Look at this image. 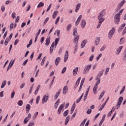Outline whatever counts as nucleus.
Returning <instances> with one entry per match:
<instances>
[{
    "label": "nucleus",
    "mask_w": 126,
    "mask_h": 126,
    "mask_svg": "<svg viewBox=\"0 0 126 126\" xmlns=\"http://www.w3.org/2000/svg\"><path fill=\"white\" fill-rule=\"evenodd\" d=\"M10 41V39L9 38H6L5 42H4V45L5 46H7V44H8V42Z\"/></svg>",
    "instance_id": "30"
},
{
    "label": "nucleus",
    "mask_w": 126,
    "mask_h": 126,
    "mask_svg": "<svg viewBox=\"0 0 126 126\" xmlns=\"http://www.w3.org/2000/svg\"><path fill=\"white\" fill-rule=\"evenodd\" d=\"M18 42H19V40H18V39H16L15 40V42H14L15 46H16V45H17V44H18Z\"/></svg>",
    "instance_id": "63"
},
{
    "label": "nucleus",
    "mask_w": 126,
    "mask_h": 126,
    "mask_svg": "<svg viewBox=\"0 0 126 126\" xmlns=\"http://www.w3.org/2000/svg\"><path fill=\"white\" fill-rule=\"evenodd\" d=\"M123 100H124V97H123V96H121L119 97L118 102L122 104V102H123Z\"/></svg>",
    "instance_id": "40"
},
{
    "label": "nucleus",
    "mask_w": 126,
    "mask_h": 126,
    "mask_svg": "<svg viewBox=\"0 0 126 126\" xmlns=\"http://www.w3.org/2000/svg\"><path fill=\"white\" fill-rule=\"evenodd\" d=\"M125 37H121V38L120 39V44L121 45L125 42Z\"/></svg>",
    "instance_id": "35"
},
{
    "label": "nucleus",
    "mask_w": 126,
    "mask_h": 126,
    "mask_svg": "<svg viewBox=\"0 0 126 126\" xmlns=\"http://www.w3.org/2000/svg\"><path fill=\"white\" fill-rule=\"evenodd\" d=\"M17 104L19 106H22L23 105V101L22 100H19L18 101Z\"/></svg>",
    "instance_id": "45"
},
{
    "label": "nucleus",
    "mask_w": 126,
    "mask_h": 126,
    "mask_svg": "<svg viewBox=\"0 0 126 126\" xmlns=\"http://www.w3.org/2000/svg\"><path fill=\"white\" fill-rule=\"evenodd\" d=\"M43 5H44V3L40 2H39V3L37 5V8H39V7H42V6H43Z\"/></svg>",
    "instance_id": "38"
},
{
    "label": "nucleus",
    "mask_w": 126,
    "mask_h": 126,
    "mask_svg": "<svg viewBox=\"0 0 126 126\" xmlns=\"http://www.w3.org/2000/svg\"><path fill=\"white\" fill-rule=\"evenodd\" d=\"M78 71V67H76L73 70V75L75 76L77 74V72Z\"/></svg>",
    "instance_id": "24"
},
{
    "label": "nucleus",
    "mask_w": 126,
    "mask_h": 126,
    "mask_svg": "<svg viewBox=\"0 0 126 126\" xmlns=\"http://www.w3.org/2000/svg\"><path fill=\"white\" fill-rule=\"evenodd\" d=\"M61 90H59L57 93H56L55 95L54 96V98L55 100H57L58 99V97L60 95V94H61Z\"/></svg>",
    "instance_id": "23"
},
{
    "label": "nucleus",
    "mask_w": 126,
    "mask_h": 126,
    "mask_svg": "<svg viewBox=\"0 0 126 126\" xmlns=\"http://www.w3.org/2000/svg\"><path fill=\"white\" fill-rule=\"evenodd\" d=\"M81 6V3H79L77 4L75 8V12H78V10H79V9L80 8V7Z\"/></svg>",
    "instance_id": "22"
},
{
    "label": "nucleus",
    "mask_w": 126,
    "mask_h": 126,
    "mask_svg": "<svg viewBox=\"0 0 126 126\" xmlns=\"http://www.w3.org/2000/svg\"><path fill=\"white\" fill-rule=\"evenodd\" d=\"M105 13H106V10H102V11H101L100 12V13H99L98 16H99L104 17V15H105Z\"/></svg>",
    "instance_id": "26"
},
{
    "label": "nucleus",
    "mask_w": 126,
    "mask_h": 126,
    "mask_svg": "<svg viewBox=\"0 0 126 126\" xmlns=\"http://www.w3.org/2000/svg\"><path fill=\"white\" fill-rule=\"evenodd\" d=\"M54 47H55V42H53L51 44V46L50 48V54L53 53V51H54Z\"/></svg>",
    "instance_id": "20"
},
{
    "label": "nucleus",
    "mask_w": 126,
    "mask_h": 126,
    "mask_svg": "<svg viewBox=\"0 0 126 126\" xmlns=\"http://www.w3.org/2000/svg\"><path fill=\"white\" fill-rule=\"evenodd\" d=\"M68 122H69V116H67L65 119V126H66L68 124Z\"/></svg>",
    "instance_id": "33"
},
{
    "label": "nucleus",
    "mask_w": 126,
    "mask_h": 126,
    "mask_svg": "<svg viewBox=\"0 0 126 126\" xmlns=\"http://www.w3.org/2000/svg\"><path fill=\"white\" fill-rule=\"evenodd\" d=\"M124 9H121L117 14H119V16H121V15H122V13H123V11H124Z\"/></svg>",
    "instance_id": "55"
},
{
    "label": "nucleus",
    "mask_w": 126,
    "mask_h": 126,
    "mask_svg": "<svg viewBox=\"0 0 126 126\" xmlns=\"http://www.w3.org/2000/svg\"><path fill=\"white\" fill-rule=\"evenodd\" d=\"M68 59V51H66L64 58V63H65Z\"/></svg>",
    "instance_id": "12"
},
{
    "label": "nucleus",
    "mask_w": 126,
    "mask_h": 126,
    "mask_svg": "<svg viewBox=\"0 0 126 126\" xmlns=\"http://www.w3.org/2000/svg\"><path fill=\"white\" fill-rule=\"evenodd\" d=\"M105 71V70L102 69L101 71H100L97 75L96 76V77H98V78H101V76L104 74V72Z\"/></svg>",
    "instance_id": "9"
},
{
    "label": "nucleus",
    "mask_w": 126,
    "mask_h": 126,
    "mask_svg": "<svg viewBox=\"0 0 126 126\" xmlns=\"http://www.w3.org/2000/svg\"><path fill=\"white\" fill-rule=\"evenodd\" d=\"M101 57H102V54L100 53L99 54L98 57L96 58V60L99 61V60H100V58H101Z\"/></svg>",
    "instance_id": "56"
},
{
    "label": "nucleus",
    "mask_w": 126,
    "mask_h": 126,
    "mask_svg": "<svg viewBox=\"0 0 126 126\" xmlns=\"http://www.w3.org/2000/svg\"><path fill=\"white\" fill-rule=\"evenodd\" d=\"M81 79V77H80L78 78V80L76 81L75 83L76 86H78V85H79V82Z\"/></svg>",
    "instance_id": "31"
},
{
    "label": "nucleus",
    "mask_w": 126,
    "mask_h": 126,
    "mask_svg": "<svg viewBox=\"0 0 126 126\" xmlns=\"http://www.w3.org/2000/svg\"><path fill=\"white\" fill-rule=\"evenodd\" d=\"M27 62H28V59H27L26 60H25V61H24V62L23 63V64H22V65H23L24 66H25V65H26V63H27Z\"/></svg>",
    "instance_id": "60"
},
{
    "label": "nucleus",
    "mask_w": 126,
    "mask_h": 126,
    "mask_svg": "<svg viewBox=\"0 0 126 126\" xmlns=\"http://www.w3.org/2000/svg\"><path fill=\"white\" fill-rule=\"evenodd\" d=\"M82 18V15H80L78 19H77V21L75 22V25L76 26H77L79 24V23L80 22V21L81 20V19Z\"/></svg>",
    "instance_id": "10"
},
{
    "label": "nucleus",
    "mask_w": 126,
    "mask_h": 126,
    "mask_svg": "<svg viewBox=\"0 0 126 126\" xmlns=\"http://www.w3.org/2000/svg\"><path fill=\"white\" fill-rule=\"evenodd\" d=\"M6 85V81L5 80L3 81V82L2 83L1 88H3Z\"/></svg>",
    "instance_id": "39"
},
{
    "label": "nucleus",
    "mask_w": 126,
    "mask_h": 126,
    "mask_svg": "<svg viewBox=\"0 0 126 126\" xmlns=\"http://www.w3.org/2000/svg\"><path fill=\"white\" fill-rule=\"evenodd\" d=\"M49 99V96L45 94L43 95L42 97V104H44V103H47L48 102V100Z\"/></svg>",
    "instance_id": "6"
},
{
    "label": "nucleus",
    "mask_w": 126,
    "mask_h": 126,
    "mask_svg": "<svg viewBox=\"0 0 126 126\" xmlns=\"http://www.w3.org/2000/svg\"><path fill=\"white\" fill-rule=\"evenodd\" d=\"M105 48H106V45H103V46H102V47L100 49V52H103V51L105 50Z\"/></svg>",
    "instance_id": "51"
},
{
    "label": "nucleus",
    "mask_w": 126,
    "mask_h": 126,
    "mask_svg": "<svg viewBox=\"0 0 126 126\" xmlns=\"http://www.w3.org/2000/svg\"><path fill=\"white\" fill-rule=\"evenodd\" d=\"M95 80H96V82L95 83V85L93 88L94 94H97V89H98V85H99V84H100V82H101V79L100 78L96 77Z\"/></svg>",
    "instance_id": "1"
},
{
    "label": "nucleus",
    "mask_w": 126,
    "mask_h": 126,
    "mask_svg": "<svg viewBox=\"0 0 126 126\" xmlns=\"http://www.w3.org/2000/svg\"><path fill=\"white\" fill-rule=\"evenodd\" d=\"M14 62H15V60H13V61H11L10 62V63L9 64V65L10 66V67H11L13 65V64L14 63Z\"/></svg>",
    "instance_id": "44"
},
{
    "label": "nucleus",
    "mask_w": 126,
    "mask_h": 126,
    "mask_svg": "<svg viewBox=\"0 0 126 126\" xmlns=\"http://www.w3.org/2000/svg\"><path fill=\"white\" fill-rule=\"evenodd\" d=\"M87 43V40L85 39L84 40L81 44V47L82 48V49H83V48H84L85 47V45H86V43Z\"/></svg>",
    "instance_id": "16"
},
{
    "label": "nucleus",
    "mask_w": 126,
    "mask_h": 126,
    "mask_svg": "<svg viewBox=\"0 0 126 126\" xmlns=\"http://www.w3.org/2000/svg\"><path fill=\"white\" fill-rule=\"evenodd\" d=\"M104 94H105V91H103L101 94H100V95H99V97H98V99L100 100V99H102V97H103V96H104Z\"/></svg>",
    "instance_id": "37"
},
{
    "label": "nucleus",
    "mask_w": 126,
    "mask_h": 126,
    "mask_svg": "<svg viewBox=\"0 0 126 126\" xmlns=\"http://www.w3.org/2000/svg\"><path fill=\"white\" fill-rule=\"evenodd\" d=\"M85 80V78H83L81 80L80 88L78 90V92H80L81 89H82V86H83V83H84V81Z\"/></svg>",
    "instance_id": "11"
},
{
    "label": "nucleus",
    "mask_w": 126,
    "mask_h": 126,
    "mask_svg": "<svg viewBox=\"0 0 126 126\" xmlns=\"http://www.w3.org/2000/svg\"><path fill=\"white\" fill-rule=\"evenodd\" d=\"M55 42V47H57V45H58L59 42H60V38H56Z\"/></svg>",
    "instance_id": "29"
},
{
    "label": "nucleus",
    "mask_w": 126,
    "mask_h": 126,
    "mask_svg": "<svg viewBox=\"0 0 126 126\" xmlns=\"http://www.w3.org/2000/svg\"><path fill=\"white\" fill-rule=\"evenodd\" d=\"M91 67H92V65L91 64L86 65L84 68V71L83 72V74H86V73H87V72H88L89 70L91 69Z\"/></svg>",
    "instance_id": "2"
},
{
    "label": "nucleus",
    "mask_w": 126,
    "mask_h": 126,
    "mask_svg": "<svg viewBox=\"0 0 126 126\" xmlns=\"http://www.w3.org/2000/svg\"><path fill=\"white\" fill-rule=\"evenodd\" d=\"M60 62H61V58L60 57L56 58L55 61V63L56 66L59 65V63H60Z\"/></svg>",
    "instance_id": "14"
},
{
    "label": "nucleus",
    "mask_w": 126,
    "mask_h": 126,
    "mask_svg": "<svg viewBox=\"0 0 126 126\" xmlns=\"http://www.w3.org/2000/svg\"><path fill=\"white\" fill-rule=\"evenodd\" d=\"M86 121H87V119H85L80 124V126H84V125H85V123H86Z\"/></svg>",
    "instance_id": "36"
},
{
    "label": "nucleus",
    "mask_w": 126,
    "mask_h": 126,
    "mask_svg": "<svg viewBox=\"0 0 126 126\" xmlns=\"http://www.w3.org/2000/svg\"><path fill=\"white\" fill-rule=\"evenodd\" d=\"M125 90H126V86H124L123 87V88H122L121 91L120 92V95L122 94H123L124 93V92H125Z\"/></svg>",
    "instance_id": "41"
},
{
    "label": "nucleus",
    "mask_w": 126,
    "mask_h": 126,
    "mask_svg": "<svg viewBox=\"0 0 126 126\" xmlns=\"http://www.w3.org/2000/svg\"><path fill=\"white\" fill-rule=\"evenodd\" d=\"M45 42H46L45 45L49 46V45H50V42H51V37H47L45 40Z\"/></svg>",
    "instance_id": "15"
},
{
    "label": "nucleus",
    "mask_w": 126,
    "mask_h": 126,
    "mask_svg": "<svg viewBox=\"0 0 126 126\" xmlns=\"http://www.w3.org/2000/svg\"><path fill=\"white\" fill-rule=\"evenodd\" d=\"M70 28H71V24L68 25L66 27L67 31H69V30H70Z\"/></svg>",
    "instance_id": "46"
},
{
    "label": "nucleus",
    "mask_w": 126,
    "mask_h": 126,
    "mask_svg": "<svg viewBox=\"0 0 126 126\" xmlns=\"http://www.w3.org/2000/svg\"><path fill=\"white\" fill-rule=\"evenodd\" d=\"M126 27L123 32V35H125V34H126Z\"/></svg>",
    "instance_id": "64"
},
{
    "label": "nucleus",
    "mask_w": 126,
    "mask_h": 126,
    "mask_svg": "<svg viewBox=\"0 0 126 126\" xmlns=\"http://www.w3.org/2000/svg\"><path fill=\"white\" fill-rule=\"evenodd\" d=\"M38 114H39V112H36L32 117V120H35L36 118H37V116H38Z\"/></svg>",
    "instance_id": "42"
},
{
    "label": "nucleus",
    "mask_w": 126,
    "mask_h": 126,
    "mask_svg": "<svg viewBox=\"0 0 126 126\" xmlns=\"http://www.w3.org/2000/svg\"><path fill=\"white\" fill-rule=\"evenodd\" d=\"M15 95V92L13 91L11 93V99H13V98H14V95Z\"/></svg>",
    "instance_id": "49"
},
{
    "label": "nucleus",
    "mask_w": 126,
    "mask_h": 126,
    "mask_svg": "<svg viewBox=\"0 0 126 126\" xmlns=\"http://www.w3.org/2000/svg\"><path fill=\"white\" fill-rule=\"evenodd\" d=\"M63 115L64 117H66V116H67V115H68V110L65 111L64 112Z\"/></svg>",
    "instance_id": "47"
},
{
    "label": "nucleus",
    "mask_w": 126,
    "mask_h": 126,
    "mask_svg": "<svg viewBox=\"0 0 126 126\" xmlns=\"http://www.w3.org/2000/svg\"><path fill=\"white\" fill-rule=\"evenodd\" d=\"M105 106H106V103H103L102 106L99 108V111H102V110H103V109H104V108H105Z\"/></svg>",
    "instance_id": "43"
},
{
    "label": "nucleus",
    "mask_w": 126,
    "mask_h": 126,
    "mask_svg": "<svg viewBox=\"0 0 126 126\" xmlns=\"http://www.w3.org/2000/svg\"><path fill=\"white\" fill-rule=\"evenodd\" d=\"M40 33H41V29H39L38 31V32L36 33L35 36H37L38 37L40 35Z\"/></svg>",
    "instance_id": "53"
},
{
    "label": "nucleus",
    "mask_w": 126,
    "mask_h": 126,
    "mask_svg": "<svg viewBox=\"0 0 126 126\" xmlns=\"http://www.w3.org/2000/svg\"><path fill=\"white\" fill-rule=\"evenodd\" d=\"M29 118L26 117L25 119L24 120V125H26L28 122H29Z\"/></svg>",
    "instance_id": "34"
},
{
    "label": "nucleus",
    "mask_w": 126,
    "mask_h": 126,
    "mask_svg": "<svg viewBox=\"0 0 126 126\" xmlns=\"http://www.w3.org/2000/svg\"><path fill=\"white\" fill-rule=\"evenodd\" d=\"M98 23H103V22L105 21V18L103 16H98Z\"/></svg>",
    "instance_id": "8"
},
{
    "label": "nucleus",
    "mask_w": 126,
    "mask_h": 126,
    "mask_svg": "<svg viewBox=\"0 0 126 126\" xmlns=\"http://www.w3.org/2000/svg\"><path fill=\"white\" fill-rule=\"evenodd\" d=\"M32 90H33V86L30 87V91H29L30 94H31V93H32Z\"/></svg>",
    "instance_id": "62"
},
{
    "label": "nucleus",
    "mask_w": 126,
    "mask_h": 126,
    "mask_svg": "<svg viewBox=\"0 0 126 126\" xmlns=\"http://www.w3.org/2000/svg\"><path fill=\"white\" fill-rule=\"evenodd\" d=\"M40 86L38 85L36 87V90H35V91L34 92V94L36 95L37 94H38V91H39V89H40Z\"/></svg>",
    "instance_id": "32"
},
{
    "label": "nucleus",
    "mask_w": 126,
    "mask_h": 126,
    "mask_svg": "<svg viewBox=\"0 0 126 126\" xmlns=\"http://www.w3.org/2000/svg\"><path fill=\"white\" fill-rule=\"evenodd\" d=\"M115 31H116V29H115V27H113L112 30L110 31L108 33V37L109 40H111V39H112V37H113V35L115 34Z\"/></svg>",
    "instance_id": "4"
},
{
    "label": "nucleus",
    "mask_w": 126,
    "mask_h": 126,
    "mask_svg": "<svg viewBox=\"0 0 126 126\" xmlns=\"http://www.w3.org/2000/svg\"><path fill=\"white\" fill-rule=\"evenodd\" d=\"M123 49V46H120L117 49L116 54V55H119L120 53L122 51Z\"/></svg>",
    "instance_id": "17"
},
{
    "label": "nucleus",
    "mask_w": 126,
    "mask_h": 126,
    "mask_svg": "<svg viewBox=\"0 0 126 126\" xmlns=\"http://www.w3.org/2000/svg\"><path fill=\"white\" fill-rule=\"evenodd\" d=\"M13 29V23H11L10 25V30H12Z\"/></svg>",
    "instance_id": "61"
},
{
    "label": "nucleus",
    "mask_w": 126,
    "mask_h": 126,
    "mask_svg": "<svg viewBox=\"0 0 126 126\" xmlns=\"http://www.w3.org/2000/svg\"><path fill=\"white\" fill-rule=\"evenodd\" d=\"M26 113L27 114H28L29 113V111H30V109H31V106H30V104H27L26 106Z\"/></svg>",
    "instance_id": "18"
},
{
    "label": "nucleus",
    "mask_w": 126,
    "mask_h": 126,
    "mask_svg": "<svg viewBox=\"0 0 126 126\" xmlns=\"http://www.w3.org/2000/svg\"><path fill=\"white\" fill-rule=\"evenodd\" d=\"M58 13H59V12H58V11H55L53 13L52 17L53 19H56V17H57V16L58 15Z\"/></svg>",
    "instance_id": "25"
},
{
    "label": "nucleus",
    "mask_w": 126,
    "mask_h": 126,
    "mask_svg": "<svg viewBox=\"0 0 126 126\" xmlns=\"http://www.w3.org/2000/svg\"><path fill=\"white\" fill-rule=\"evenodd\" d=\"M35 125V123L33 122H29L28 126H34Z\"/></svg>",
    "instance_id": "48"
},
{
    "label": "nucleus",
    "mask_w": 126,
    "mask_h": 126,
    "mask_svg": "<svg viewBox=\"0 0 126 126\" xmlns=\"http://www.w3.org/2000/svg\"><path fill=\"white\" fill-rule=\"evenodd\" d=\"M63 107H64V104H61L60 105L57 112L58 115H60V114H61V113L62 112V110H63Z\"/></svg>",
    "instance_id": "13"
},
{
    "label": "nucleus",
    "mask_w": 126,
    "mask_h": 126,
    "mask_svg": "<svg viewBox=\"0 0 126 126\" xmlns=\"http://www.w3.org/2000/svg\"><path fill=\"white\" fill-rule=\"evenodd\" d=\"M121 104L122 103H121L120 102L117 103V106H116V108H117V109H119V108H120V107H121Z\"/></svg>",
    "instance_id": "57"
},
{
    "label": "nucleus",
    "mask_w": 126,
    "mask_h": 126,
    "mask_svg": "<svg viewBox=\"0 0 126 126\" xmlns=\"http://www.w3.org/2000/svg\"><path fill=\"white\" fill-rule=\"evenodd\" d=\"M94 59V56L93 55H92L90 57V59H89V61L90 62H92V61H93Z\"/></svg>",
    "instance_id": "52"
},
{
    "label": "nucleus",
    "mask_w": 126,
    "mask_h": 126,
    "mask_svg": "<svg viewBox=\"0 0 126 126\" xmlns=\"http://www.w3.org/2000/svg\"><path fill=\"white\" fill-rule=\"evenodd\" d=\"M95 45L98 46L99 45V43H100V37H97L95 41Z\"/></svg>",
    "instance_id": "28"
},
{
    "label": "nucleus",
    "mask_w": 126,
    "mask_h": 126,
    "mask_svg": "<svg viewBox=\"0 0 126 126\" xmlns=\"http://www.w3.org/2000/svg\"><path fill=\"white\" fill-rule=\"evenodd\" d=\"M114 23L115 24H119L121 20V16L119 14H117L114 16Z\"/></svg>",
    "instance_id": "3"
},
{
    "label": "nucleus",
    "mask_w": 126,
    "mask_h": 126,
    "mask_svg": "<svg viewBox=\"0 0 126 126\" xmlns=\"http://www.w3.org/2000/svg\"><path fill=\"white\" fill-rule=\"evenodd\" d=\"M79 40V35H78L74 38L73 40V43L74 44H78Z\"/></svg>",
    "instance_id": "21"
},
{
    "label": "nucleus",
    "mask_w": 126,
    "mask_h": 126,
    "mask_svg": "<svg viewBox=\"0 0 126 126\" xmlns=\"http://www.w3.org/2000/svg\"><path fill=\"white\" fill-rule=\"evenodd\" d=\"M125 0H123L120 3H119L117 8V11H119V10H120V9H121L122 7H123V5H124V4H125Z\"/></svg>",
    "instance_id": "5"
},
{
    "label": "nucleus",
    "mask_w": 126,
    "mask_h": 126,
    "mask_svg": "<svg viewBox=\"0 0 126 126\" xmlns=\"http://www.w3.org/2000/svg\"><path fill=\"white\" fill-rule=\"evenodd\" d=\"M81 28H84L86 26V21L84 19L81 20L80 22Z\"/></svg>",
    "instance_id": "7"
},
{
    "label": "nucleus",
    "mask_w": 126,
    "mask_h": 126,
    "mask_svg": "<svg viewBox=\"0 0 126 126\" xmlns=\"http://www.w3.org/2000/svg\"><path fill=\"white\" fill-rule=\"evenodd\" d=\"M92 112V110L91 109H88V110L87 111V114L89 115V114H91Z\"/></svg>",
    "instance_id": "54"
},
{
    "label": "nucleus",
    "mask_w": 126,
    "mask_h": 126,
    "mask_svg": "<svg viewBox=\"0 0 126 126\" xmlns=\"http://www.w3.org/2000/svg\"><path fill=\"white\" fill-rule=\"evenodd\" d=\"M67 91H68V88L67 87V86H65L63 88V94H66V93H67Z\"/></svg>",
    "instance_id": "19"
},
{
    "label": "nucleus",
    "mask_w": 126,
    "mask_h": 126,
    "mask_svg": "<svg viewBox=\"0 0 126 126\" xmlns=\"http://www.w3.org/2000/svg\"><path fill=\"white\" fill-rule=\"evenodd\" d=\"M40 101V96H38L36 99V104H38Z\"/></svg>",
    "instance_id": "50"
},
{
    "label": "nucleus",
    "mask_w": 126,
    "mask_h": 126,
    "mask_svg": "<svg viewBox=\"0 0 126 126\" xmlns=\"http://www.w3.org/2000/svg\"><path fill=\"white\" fill-rule=\"evenodd\" d=\"M121 104L122 103H121L120 102L117 103V106H116V108H117V109H119V108H120V107H121Z\"/></svg>",
    "instance_id": "58"
},
{
    "label": "nucleus",
    "mask_w": 126,
    "mask_h": 126,
    "mask_svg": "<svg viewBox=\"0 0 126 126\" xmlns=\"http://www.w3.org/2000/svg\"><path fill=\"white\" fill-rule=\"evenodd\" d=\"M125 26H126V24H123L122 26H121L119 30H118V32L120 33L121 31H122V29H124L125 28Z\"/></svg>",
    "instance_id": "27"
},
{
    "label": "nucleus",
    "mask_w": 126,
    "mask_h": 126,
    "mask_svg": "<svg viewBox=\"0 0 126 126\" xmlns=\"http://www.w3.org/2000/svg\"><path fill=\"white\" fill-rule=\"evenodd\" d=\"M66 70V67H64L63 69V70H62V73H63V74L65 72Z\"/></svg>",
    "instance_id": "59"
}]
</instances>
